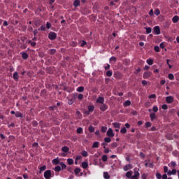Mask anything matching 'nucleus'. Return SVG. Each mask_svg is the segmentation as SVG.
<instances>
[{
	"label": "nucleus",
	"instance_id": "60",
	"mask_svg": "<svg viewBox=\"0 0 179 179\" xmlns=\"http://www.w3.org/2000/svg\"><path fill=\"white\" fill-rule=\"evenodd\" d=\"M9 24L8 23V21H4L3 26H8Z\"/></svg>",
	"mask_w": 179,
	"mask_h": 179
},
{
	"label": "nucleus",
	"instance_id": "27",
	"mask_svg": "<svg viewBox=\"0 0 179 179\" xmlns=\"http://www.w3.org/2000/svg\"><path fill=\"white\" fill-rule=\"evenodd\" d=\"M104 141L106 142V143H110V142H111V138H110V137H106L104 138Z\"/></svg>",
	"mask_w": 179,
	"mask_h": 179
},
{
	"label": "nucleus",
	"instance_id": "10",
	"mask_svg": "<svg viewBox=\"0 0 179 179\" xmlns=\"http://www.w3.org/2000/svg\"><path fill=\"white\" fill-rule=\"evenodd\" d=\"M150 118L151 119V121H153V120L156 119V114H155V113H151L150 114Z\"/></svg>",
	"mask_w": 179,
	"mask_h": 179
},
{
	"label": "nucleus",
	"instance_id": "55",
	"mask_svg": "<svg viewBox=\"0 0 179 179\" xmlns=\"http://www.w3.org/2000/svg\"><path fill=\"white\" fill-rule=\"evenodd\" d=\"M176 165H177V164H176V162H172L171 163V167H176Z\"/></svg>",
	"mask_w": 179,
	"mask_h": 179
},
{
	"label": "nucleus",
	"instance_id": "36",
	"mask_svg": "<svg viewBox=\"0 0 179 179\" xmlns=\"http://www.w3.org/2000/svg\"><path fill=\"white\" fill-rule=\"evenodd\" d=\"M53 164H59V161L57 159L52 160Z\"/></svg>",
	"mask_w": 179,
	"mask_h": 179
},
{
	"label": "nucleus",
	"instance_id": "32",
	"mask_svg": "<svg viewBox=\"0 0 179 179\" xmlns=\"http://www.w3.org/2000/svg\"><path fill=\"white\" fill-rule=\"evenodd\" d=\"M147 34H150L152 33V29L150 27L146 28Z\"/></svg>",
	"mask_w": 179,
	"mask_h": 179
},
{
	"label": "nucleus",
	"instance_id": "64",
	"mask_svg": "<svg viewBox=\"0 0 179 179\" xmlns=\"http://www.w3.org/2000/svg\"><path fill=\"white\" fill-rule=\"evenodd\" d=\"M109 152H110V150L108 148H106L104 150L105 153H109Z\"/></svg>",
	"mask_w": 179,
	"mask_h": 179
},
{
	"label": "nucleus",
	"instance_id": "38",
	"mask_svg": "<svg viewBox=\"0 0 179 179\" xmlns=\"http://www.w3.org/2000/svg\"><path fill=\"white\" fill-rule=\"evenodd\" d=\"M155 15H156L157 16H159V15H160V10L156 9L155 11Z\"/></svg>",
	"mask_w": 179,
	"mask_h": 179
},
{
	"label": "nucleus",
	"instance_id": "35",
	"mask_svg": "<svg viewBox=\"0 0 179 179\" xmlns=\"http://www.w3.org/2000/svg\"><path fill=\"white\" fill-rule=\"evenodd\" d=\"M121 134H127V128L123 127L121 130H120Z\"/></svg>",
	"mask_w": 179,
	"mask_h": 179
},
{
	"label": "nucleus",
	"instance_id": "53",
	"mask_svg": "<svg viewBox=\"0 0 179 179\" xmlns=\"http://www.w3.org/2000/svg\"><path fill=\"white\" fill-rule=\"evenodd\" d=\"M169 171V168L167 166H164V172L167 173Z\"/></svg>",
	"mask_w": 179,
	"mask_h": 179
},
{
	"label": "nucleus",
	"instance_id": "3",
	"mask_svg": "<svg viewBox=\"0 0 179 179\" xmlns=\"http://www.w3.org/2000/svg\"><path fill=\"white\" fill-rule=\"evenodd\" d=\"M166 103H168V104H171V103L174 101V97H173L172 96H167L166 98Z\"/></svg>",
	"mask_w": 179,
	"mask_h": 179
},
{
	"label": "nucleus",
	"instance_id": "54",
	"mask_svg": "<svg viewBox=\"0 0 179 179\" xmlns=\"http://www.w3.org/2000/svg\"><path fill=\"white\" fill-rule=\"evenodd\" d=\"M80 45H81V47H85V45H86V41H83Z\"/></svg>",
	"mask_w": 179,
	"mask_h": 179
},
{
	"label": "nucleus",
	"instance_id": "18",
	"mask_svg": "<svg viewBox=\"0 0 179 179\" xmlns=\"http://www.w3.org/2000/svg\"><path fill=\"white\" fill-rule=\"evenodd\" d=\"M89 164H87V162H83L82 163V167L83 169H87Z\"/></svg>",
	"mask_w": 179,
	"mask_h": 179
},
{
	"label": "nucleus",
	"instance_id": "61",
	"mask_svg": "<svg viewBox=\"0 0 179 179\" xmlns=\"http://www.w3.org/2000/svg\"><path fill=\"white\" fill-rule=\"evenodd\" d=\"M176 173H177V170H176V169H173V170L171 171V173H172V174H176Z\"/></svg>",
	"mask_w": 179,
	"mask_h": 179
},
{
	"label": "nucleus",
	"instance_id": "41",
	"mask_svg": "<svg viewBox=\"0 0 179 179\" xmlns=\"http://www.w3.org/2000/svg\"><path fill=\"white\" fill-rule=\"evenodd\" d=\"M147 63L148 64V65H153V60L148 59Z\"/></svg>",
	"mask_w": 179,
	"mask_h": 179
},
{
	"label": "nucleus",
	"instance_id": "13",
	"mask_svg": "<svg viewBox=\"0 0 179 179\" xmlns=\"http://www.w3.org/2000/svg\"><path fill=\"white\" fill-rule=\"evenodd\" d=\"M15 117H17V118H23V115L20 112H16Z\"/></svg>",
	"mask_w": 179,
	"mask_h": 179
},
{
	"label": "nucleus",
	"instance_id": "57",
	"mask_svg": "<svg viewBox=\"0 0 179 179\" xmlns=\"http://www.w3.org/2000/svg\"><path fill=\"white\" fill-rule=\"evenodd\" d=\"M32 125H33L34 127H37V125H38L37 122L34 121L33 123H32Z\"/></svg>",
	"mask_w": 179,
	"mask_h": 179
},
{
	"label": "nucleus",
	"instance_id": "11",
	"mask_svg": "<svg viewBox=\"0 0 179 179\" xmlns=\"http://www.w3.org/2000/svg\"><path fill=\"white\" fill-rule=\"evenodd\" d=\"M173 23H177L179 20V17L178 15H175L172 19Z\"/></svg>",
	"mask_w": 179,
	"mask_h": 179
},
{
	"label": "nucleus",
	"instance_id": "23",
	"mask_svg": "<svg viewBox=\"0 0 179 179\" xmlns=\"http://www.w3.org/2000/svg\"><path fill=\"white\" fill-rule=\"evenodd\" d=\"M57 52V50L55 49H50L49 50V54H52V55H54Z\"/></svg>",
	"mask_w": 179,
	"mask_h": 179
},
{
	"label": "nucleus",
	"instance_id": "39",
	"mask_svg": "<svg viewBox=\"0 0 179 179\" xmlns=\"http://www.w3.org/2000/svg\"><path fill=\"white\" fill-rule=\"evenodd\" d=\"M93 110H94V106H88L89 111L92 112V111H93Z\"/></svg>",
	"mask_w": 179,
	"mask_h": 179
},
{
	"label": "nucleus",
	"instance_id": "46",
	"mask_svg": "<svg viewBox=\"0 0 179 179\" xmlns=\"http://www.w3.org/2000/svg\"><path fill=\"white\" fill-rule=\"evenodd\" d=\"M102 160H103V162H107V160H108L107 155H103L102 157Z\"/></svg>",
	"mask_w": 179,
	"mask_h": 179
},
{
	"label": "nucleus",
	"instance_id": "21",
	"mask_svg": "<svg viewBox=\"0 0 179 179\" xmlns=\"http://www.w3.org/2000/svg\"><path fill=\"white\" fill-rule=\"evenodd\" d=\"M131 176H132V171H128L126 173V177H127V178H131Z\"/></svg>",
	"mask_w": 179,
	"mask_h": 179
},
{
	"label": "nucleus",
	"instance_id": "45",
	"mask_svg": "<svg viewBox=\"0 0 179 179\" xmlns=\"http://www.w3.org/2000/svg\"><path fill=\"white\" fill-rule=\"evenodd\" d=\"M101 131V132H106L107 131V127H102Z\"/></svg>",
	"mask_w": 179,
	"mask_h": 179
},
{
	"label": "nucleus",
	"instance_id": "6",
	"mask_svg": "<svg viewBox=\"0 0 179 179\" xmlns=\"http://www.w3.org/2000/svg\"><path fill=\"white\" fill-rule=\"evenodd\" d=\"M154 32L155 33V34H160V27H159V26H156L154 27Z\"/></svg>",
	"mask_w": 179,
	"mask_h": 179
},
{
	"label": "nucleus",
	"instance_id": "2",
	"mask_svg": "<svg viewBox=\"0 0 179 179\" xmlns=\"http://www.w3.org/2000/svg\"><path fill=\"white\" fill-rule=\"evenodd\" d=\"M44 177H45V179L51 178V171L50 170H48V171H45Z\"/></svg>",
	"mask_w": 179,
	"mask_h": 179
},
{
	"label": "nucleus",
	"instance_id": "14",
	"mask_svg": "<svg viewBox=\"0 0 179 179\" xmlns=\"http://www.w3.org/2000/svg\"><path fill=\"white\" fill-rule=\"evenodd\" d=\"M62 152H64L65 153H66L67 152H69V148H68L67 146H64L62 148Z\"/></svg>",
	"mask_w": 179,
	"mask_h": 179
},
{
	"label": "nucleus",
	"instance_id": "7",
	"mask_svg": "<svg viewBox=\"0 0 179 179\" xmlns=\"http://www.w3.org/2000/svg\"><path fill=\"white\" fill-rule=\"evenodd\" d=\"M107 135L108 136H110V138H113L114 136V132H113L112 129H109L107 131Z\"/></svg>",
	"mask_w": 179,
	"mask_h": 179
},
{
	"label": "nucleus",
	"instance_id": "29",
	"mask_svg": "<svg viewBox=\"0 0 179 179\" xmlns=\"http://www.w3.org/2000/svg\"><path fill=\"white\" fill-rule=\"evenodd\" d=\"M168 78L171 80H173V79H174V75L173 73H170V74H169Z\"/></svg>",
	"mask_w": 179,
	"mask_h": 179
},
{
	"label": "nucleus",
	"instance_id": "33",
	"mask_svg": "<svg viewBox=\"0 0 179 179\" xmlns=\"http://www.w3.org/2000/svg\"><path fill=\"white\" fill-rule=\"evenodd\" d=\"M67 163L71 165V164H73V159H67Z\"/></svg>",
	"mask_w": 179,
	"mask_h": 179
},
{
	"label": "nucleus",
	"instance_id": "44",
	"mask_svg": "<svg viewBox=\"0 0 179 179\" xmlns=\"http://www.w3.org/2000/svg\"><path fill=\"white\" fill-rule=\"evenodd\" d=\"M156 177L157 179H162V174H160L159 173H157Z\"/></svg>",
	"mask_w": 179,
	"mask_h": 179
},
{
	"label": "nucleus",
	"instance_id": "34",
	"mask_svg": "<svg viewBox=\"0 0 179 179\" xmlns=\"http://www.w3.org/2000/svg\"><path fill=\"white\" fill-rule=\"evenodd\" d=\"M89 131H90V132H94V127L93 126L90 125V126L89 127Z\"/></svg>",
	"mask_w": 179,
	"mask_h": 179
},
{
	"label": "nucleus",
	"instance_id": "4",
	"mask_svg": "<svg viewBox=\"0 0 179 179\" xmlns=\"http://www.w3.org/2000/svg\"><path fill=\"white\" fill-rule=\"evenodd\" d=\"M107 108H108V106L106 104L102 103L100 105L101 111H106V110H107Z\"/></svg>",
	"mask_w": 179,
	"mask_h": 179
},
{
	"label": "nucleus",
	"instance_id": "5",
	"mask_svg": "<svg viewBox=\"0 0 179 179\" xmlns=\"http://www.w3.org/2000/svg\"><path fill=\"white\" fill-rule=\"evenodd\" d=\"M96 103H99V104H104V98L99 96L97 99H96Z\"/></svg>",
	"mask_w": 179,
	"mask_h": 179
},
{
	"label": "nucleus",
	"instance_id": "26",
	"mask_svg": "<svg viewBox=\"0 0 179 179\" xmlns=\"http://www.w3.org/2000/svg\"><path fill=\"white\" fill-rule=\"evenodd\" d=\"M46 169H47V166H41V168H40V174H41V171H45V170H46Z\"/></svg>",
	"mask_w": 179,
	"mask_h": 179
},
{
	"label": "nucleus",
	"instance_id": "1",
	"mask_svg": "<svg viewBox=\"0 0 179 179\" xmlns=\"http://www.w3.org/2000/svg\"><path fill=\"white\" fill-rule=\"evenodd\" d=\"M48 38L50 40H55L57 38V34L55 32H50L48 34Z\"/></svg>",
	"mask_w": 179,
	"mask_h": 179
},
{
	"label": "nucleus",
	"instance_id": "22",
	"mask_svg": "<svg viewBox=\"0 0 179 179\" xmlns=\"http://www.w3.org/2000/svg\"><path fill=\"white\" fill-rule=\"evenodd\" d=\"M106 76H108L109 78H111V76H113V71H108L106 72Z\"/></svg>",
	"mask_w": 179,
	"mask_h": 179
},
{
	"label": "nucleus",
	"instance_id": "50",
	"mask_svg": "<svg viewBox=\"0 0 179 179\" xmlns=\"http://www.w3.org/2000/svg\"><path fill=\"white\" fill-rule=\"evenodd\" d=\"M162 110H167L168 106H167V105L164 104V105H162Z\"/></svg>",
	"mask_w": 179,
	"mask_h": 179
},
{
	"label": "nucleus",
	"instance_id": "9",
	"mask_svg": "<svg viewBox=\"0 0 179 179\" xmlns=\"http://www.w3.org/2000/svg\"><path fill=\"white\" fill-rule=\"evenodd\" d=\"M130 169H132V165L131 164H127L124 167V171H128Z\"/></svg>",
	"mask_w": 179,
	"mask_h": 179
},
{
	"label": "nucleus",
	"instance_id": "20",
	"mask_svg": "<svg viewBox=\"0 0 179 179\" xmlns=\"http://www.w3.org/2000/svg\"><path fill=\"white\" fill-rule=\"evenodd\" d=\"M103 177L105 179H110V175L107 172L103 173Z\"/></svg>",
	"mask_w": 179,
	"mask_h": 179
},
{
	"label": "nucleus",
	"instance_id": "16",
	"mask_svg": "<svg viewBox=\"0 0 179 179\" xmlns=\"http://www.w3.org/2000/svg\"><path fill=\"white\" fill-rule=\"evenodd\" d=\"M100 143H99L98 141L94 142L93 145H92V148H99V144Z\"/></svg>",
	"mask_w": 179,
	"mask_h": 179
},
{
	"label": "nucleus",
	"instance_id": "15",
	"mask_svg": "<svg viewBox=\"0 0 179 179\" xmlns=\"http://www.w3.org/2000/svg\"><path fill=\"white\" fill-rule=\"evenodd\" d=\"M113 125L114 128L120 129L121 124H120L118 122H114V123H113Z\"/></svg>",
	"mask_w": 179,
	"mask_h": 179
},
{
	"label": "nucleus",
	"instance_id": "47",
	"mask_svg": "<svg viewBox=\"0 0 179 179\" xmlns=\"http://www.w3.org/2000/svg\"><path fill=\"white\" fill-rule=\"evenodd\" d=\"M38 30H41L42 31H45V27L41 26Z\"/></svg>",
	"mask_w": 179,
	"mask_h": 179
},
{
	"label": "nucleus",
	"instance_id": "30",
	"mask_svg": "<svg viewBox=\"0 0 179 179\" xmlns=\"http://www.w3.org/2000/svg\"><path fill=\"white\" fill-rule=\"evenodd\" d=\"M150 127H152V123H150V122H147L145 123V127L146 128H150Z\"/></svg>",
	"mask_w": 179,
	"mask_h": 179
},
{
	"label": "nucleus",
	"instance_id": "37",
	"mask_svg": "<svg viewBox=\"0 0 179 179\" xmlns=\"http://www.w3.org/2000/svg\"><path fill=\"white\" fill-rule=\"evenodd\" d=\"M83 131V129H82V127H78L77 129V133L78 134H82V131Z\"/></svg>",
	"mask_w": 179,
	"mask_h": 179
},
{
	"label": "nucleus",
	"instance_id": "25",
	"mask_svg": "<svg viewBox=\"0 0 179 179\" xmlns=\"http://www.w3.org/2000/svg\"><path fill=\"white\" fill-rule=\"evenodd\" d=\"M124 106H125V107H128V106H131V101H126L124 103Z\"/></svg>",
	"mask_w": 179,
	"mask_h": 179
},
{
	"label": "nucleus",
	"instance_id": "19",
	"mask_svg": "<svg viewBox=\"0 0 179 179\" xmlns=\"http://www.w3.org/2000/svg\"><path fill=\"white\" fill-rule=\"evenodd\" d=\"M22 57L23 59H27V58H29V55H27V53L24 52L22 54Z\"/></svg>",
	"mask_w": 179,
	"mask_h": 179
},
{
	"label": "nucleus",
	"instance_id": "42",
	"mask_svg": "<svg viewBox=\"0 0 179 179\" xmlns=\"http://www.w3.org/2000/svg\"><path fill=\"white\" fill-rule=\"evenodd\" d=\"M152 110L154 113H157V111H159V108H157V106H154Z\"/></svg>",
	"mask_w": 179,
	"mask_h": 179
},
{
	"label": "nucleus",
	"instance_id": "31",
	"mask_svg": "<svg viewBox=\"0 0 179 179\" xmlns=\"http://www.w3.org/2000/svg\"><path fill=\"white\" fill-rule=\"evenodd\" d=\"M74 173L75 174H79L80 173V168H76L75 170H74Z\"/></svg>",
	"mask_w": 179,
	"mask_h": 179
},
{
	"label": "nucleus",
	"instance_id": "56",
	"mask_svg": "<svg viewBox=\"0 0 179 179\" xmlns=\"http://www.w3.org/2000/svg\"><path fill=\"white\" fill-rule=\"evenodd\" d=\"M110 61H117V58L115 57H112L110 59Z\"/></svg>",
	"mask_w": 179,
	"mask_h": 179
},
{
	"label": "nucleus",
	"instance_id": "52",
	"mask_svg": "<svg viewBox=\"0 0 179 179\" xmlns=\"http://www.w3.org/2000/svg\"><path fill=\"white\" fill-rule=\"evenodd\" d=\"M46 27H47V29H51V23L47 22Z\"/></svg>",
	"mask_w": 179,
	"mask_h": 179
},
{
	"label": "nucleus",
	"instance_id": "59",
	"mask_svg": "<svg viewBox=\"0 0 179 179\" xmlns=\"http://www.w3.org/2000/svg\"><path fill=\"white\" fill-rule=\"evenodd\" d=\"M160 48H164V43H162L159 45Z\"/></svg>",
	"mask_w": 179,
	"mask_h": 179
},
{
	"label": "nucleus",
	"instance_id": "24",
	"mask_svg": "<svg viewBox=\"0 0 179 179\" xmlns=\"http://www.w3.org/2000/svg\"><path fill=\"white\" fill-rule=\"evenodd\" d=\"M150 76V73H144L143 74V78H145V79H148V78H149Z\"/></svg>",
	"mask_w": 179,
	"mask_h": 179
},
{
	"label": "nucleus",
	"instance_id": "43",
	"mask_svg": "<svg viewBox=\"0 0 179 179\" xmlns=\"http://www.w3.org/2000/svg\"><path fill=\"white\" fill-rule=\"evenodd\" d=\"M155 51H156V52H159L160 48H159V46H155Z\"/></svg>",
	"mask_w": 179,
	"mask_h": 179
},
{
	"label": "nucleus",
	"instance_id": "51",
	"mask_svg": "<svg viewBox=\"0 0 179 179\" xmlns=\"http://www.w3.org/2000/svg\"><path fill=\"white\" fill-rule=\"evenodd\" d=\"M149 99H156V94H153L150 95Z\"/></svg>",
	"mask_w": 179,
	"mask_h": 179
},
{
	"label": "nucleus",
	"instance_id": "63",
	"mask_svg": "<svg viewBox=\"0 0 179 179\" xmlns=\"http://www.w3.org/2000/svg\"><path fill=\"white\" fill-rule=\"evenodd\" d=\"M146 173H143V176H142V179H146Z\"/></svg>",
	"mask_w": 179,
	"mask_h": 179
},
{
	"label": "nucleus",
	"instance_id": "62",
	"mask_svg": "<svg viewBox=\"0 0 179 179\" xmlns=\"http://www.w3.org/2000/svg\"><path fill=\"white\" fill-rule=\"evenodd\" d=\"M162 179H167V174H164L162 176Z\"/></svg>",
	"mask_w": 179,
	"mask_h": 179
},
{
	"label": "nucleus",
	"instance_id": "40",
	"mask_svg": "<svg viewBox=\"0 0 179 179\" xmlns=\"http://www.w3.org/2000/svg\"><path fill=\"white\" fill-rule=\"evenodd\" d=\"M60 170H61V166H57L55 168V171L59 172Z\"/></svg>",
	"mask_w": 179,
	"mask_h": 179
},
{
	"label": "nucleus",
	"instance_id": "8",
	"mask_svg": "<svg viewBox=\"0 0 179 179\" xmlns=\"http://www.w3.org/2000/svg\"><path fill=\"white\" fill-rule=\"evenodd\" d=\"M80 6V1L79 0H76L74 2H73V6H75V8H78V6Z\"/></svg>",
	"mask_w": 179,
	"mask_h": 179
},
{
	"label": "nucleus",
	"instance_id": "49",
	"mask_svg": "<svg viewBox=\"0 0 179 179\" xmlns=\"http://www.w3.org/2000/svg\"><path fill=\"white\" fill-rule=\"evenodd\" d=\"M60 165L62 166V169H66V165L64 162H61Z\"/></svg>",
	"mask_w": 179,
	"mask_h": 179
},
{
	"label": "nucleus",
	"instance_id": "58",
	"mask_svg": "<svg viewBox=\"0 0 179 179\" xmlns=\"http://www.w3.org/2000/svg\"><path fill=\"white\" fill-rule=\"evenodd\" d=\"M149 15L150 16H153V10H150V12H149Z\"/></svg>",
	"mask_w": 179,
	"mask_h": 179
},
{
	"label": "nucleus",
	"instance_id": "28",
	"mask_svg": "<svg viewBox=\"0 0 179 179\" xmlns=\"http://www.w3.org/2000/svg\"><path fill=\"white\" fill-rule=\"evenodd\" d=\"M81 155L82 156H83V157H87V152H86L85 150H83Z\"/></svg>",
	"mask_w": 179,
	"mask_h": 179
},
{
	"label": "nucleus",
	"instance_id": "48",
	"mask_svg": "<svg viewBox=\"0 0 179 179\" xmlns=\"http://www.w3.org/2000/svg\"><path fill=\"white\" fill-rule=\"evenodd\" d=\"M78 100H82V99H83V94H79L78 96Z\"/></svg>",
	"mask_w": 179,
	"mask_h": 179
},
{
	"label": "nucleus",
	"instance_id": "12",
	"mask_svg": "<svg viewBox=\"0 0 179 179\" xmlns=\"http://www.w3.org/2000/svg\"><path fill=\"white\" fill-rule=\"evenodd\" d=\"M13 79L15 80H17L19 79V74L16 71L13 74Z\"/></svg>",
	"mask_w": 179,
	"mask_h": 179
},
{
	"label": "nucleus",
	"instance_id": "17",
	"mask_svg": "<svg viewBox=\"0 0 179 179\" xmlns=\"http://www.w3.org/2000/svg\"><path fill=\"white\" fill-rule=\"evenodd\" d=\"M83 90H85V87L81 86V87H79L78 89H77V92H78L79 93H82V92H83Z\"/></svg>",
	"mask_w": 179,
	"mask_h": 179
}]
</instances>
